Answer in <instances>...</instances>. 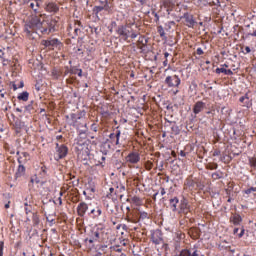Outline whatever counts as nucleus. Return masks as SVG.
Listing matches in <instances>:
<instances>
[{
    "mask_svg": "<svg viewBox=\"0 0 256 256\" xmlns=\"http://www.w3.org/2000/svg\"><path fill=\"white\" fill-rule=\"evenodd\" d=\"M165 188H161V195L163 196V195H165Z\"/></svg>",
    "mask_w": 256,
    "mask_h": 256,
    "instance_id": "obj_64",
    "label": "nucleus"
},
{
    "mask_svg": "<svg viewBox=\"0 0 256 256\" xmlns=\"http://www.w3.org/2000/svg\"><path fill=\"white\" fill-rule=\"evenodd\" d=\"M42 45L48 47V49H53L54 47H61V42L57 38H50L48 40H42Z\"/></svg>",
    "mask_w": 256,
    "mask_h": 256,
    "instance_id": "obj_8",
    "label": "nucleus"
},
{
    "mask_svg": "<svg viewBox=\"0 0 256 256\" xmlns=\"http://www.w3.org/2000/svg\"><path fill=\"white\" fill-rule=\"evenodd\" d=\"M86 190L90 191V193H95V183L93 181H90L86 184Z\"/></svg>",
    "mask_w": 256,
    "mask_h": 256,
    "instance_id": "obj_31",
    "label": "nucleus"
},
{
    "mask_svg": "<svg viewBox=\"0 0 256 256\" xmlns=\"http://www.w3.org/2000/svg\"><path fill=\"white\" fill-rule=\"evenodd\" d=\"M243 53H244V55H247V54L251 53V48L249 46H246L245 47V52H243Z\"/></svg>",
    "mask_w": 256,
    "mask_h": 256,
    "instance_id": "obj_50",
    "label": "nucleus"
},
{
    "mask_svg": "<svg viewBox=\"0 0 256 256\" xmlns=\"http://www.w3.org/2000/svg\"><path fill=\"white\" fill-rule=\"evenodd\" d=\"M243 235H245V228L244 227L241 228V232L238 234V237H243Z\"/></svg>",
    "mask_w": 256,
    "mask_h": 256,
    "instance_id": "obj_51",
    "label": "nucleus"
},
{
    "mask_svg": "<svg viewBox=\"0 0 256 256\" xmlns=\"http://www.w3.org/2000/svg\"><path fill=\"white\" fill-rule=\"evenodd\" d=\"M13 90L17 91L19 89V86L15 83L12 84Z\"/></svg>",
    "mask_w": 256,
    "mask_h": 256,
    "instance_id": "obj_60",
    "label": "nucleus"
},
{
    "mask_svg": "<svg viewBox=\"0 0 256 256\" xmlns=\"http://www.w3.org/2000/svg\"><path fill=\"white\" fill-rule=\"evenodd\" d=\"M92 32L95 33L96 35H99V33L101 32V29L94 27L92 28Z\"/></svg>",
    "mask_w": 256,
    "mask_h": 256,
    "instance_id": "obj_48",
    "label": "nucleus"
},
{
    "mask_svg": "<svg viewBox=\"0 0 256 256\" xmlns=\"http://www.w3.org/2000/svg\"><path fill=\"white\" fill-rule=\"evenodd\" d=\"M250 165H251V167H254V169H256V158L250 159Z\"/></svg>",
    "mask_w": 256,
    "mask_h": 256,
    "instance_id": "obj_44",
    "label": "nucleus"
},
{
    "mask_svg": "<svg viewBox=\"0 0 256 256\" xmlns=\"http://www.w3.org/2000/svg\"><path fill=\"white\" fill-rule=\"evenodd\" d=\"M225 75H233V71L231 69H226Z\"/></svg>",
    "mask_w": 256,
    "mask_h": 256,
    "instance_id": "obj_59",
    "label": "nucleus"
},
{
    "mask_svg": "<svg viewBox=\"0 0 256 256\" xmlns=\"http://www.w3.org/2000/svg\"><path fill=\"white\" fill-rule=\"evenodd\" d=\"M116 33L120 39H123V41H127L129 39V27L128 24L126 25H120L116 29Z\"/></svg>",
    "mask_w": 256,
    "mask_h": 256,
    "instance_id": "obj_3",
    "label": "nucleus"
},
{
    "mask_svg": "<svg viewBox=\"0 0 256 256\" xmlns=\"http://www.w3.org/2000/svg\"><path fill=\"white\" fill-rule=\"evenodd\" d=\"M32 221L33 225H39V223H41V220L39 219V214L33 213Z\"/></svg>",
    "mask_w": 256,
    "mask_h": 256,
    "instance_id": "obj_34",
    "label": "nucleus"
},
{
    "mask_svg": "<svg viewBox=\"0 0 256 256\" xmlns=\"http://www.w3.org/2000/svg\"><path fill=\"white\" fill-rule=\"evenodd\" d=\"M127 163H131L132 165H136L141 161V155L137 152H131L126 156Z\"/></svg>",
    "mask_w": 256,
    "mask_h": 256,
    "instance_id": "obj_10",
    "label": "nucleus"
},
{
    "mask_svg": "<svg viewBox=\"0 0 256 256\" xmlns=\"http://www.w3.org/2000/svg\"><path fill=\"white\" fill-rule=\"evenodd\" d=\"M152 241L155 245H161V243H163V238H156L155 235H152Z\"/></svg>",
    "mask_w": 256,
    "mask_h": 256,
    "instance_id": "obj_36",
    "label": "nucleus"
},
{
    "mask_svg": "<svg viewBox=\"0 0 256 256\" xmlns=\"http://www.w3.org/2000/svg\"><path fill=\"white\" fill-rule=\"evenodd\" d=\"M69 149L67 148V146L65 145H60L56 144V156L55 159L56 161H59V159H63L65 157H67V153H68Z\"/></svg>",
    "mask_w": 256,
    "mask_h": 256,
    "instance_id": "obj_7",
    "label": "nucleus"
},
{
    "mask_svg": "<svg viewBox=\"0 0 256 256\" xmlns=\"http://www.w3.org/2000/svg\"><path fill=\"white\" fill-rule=\"evenodd\" d=\"M65 69H66V70H65V72H64V75H69V73H70V74L73 73V71H72L71 69H69V67H66Z\"/></svg>",
    "mask_w": 256,
    "mask_h": 256,
    "instance_id": "obj_49",
    "label": "nucleus"
},
{
    "mask_svg": "<svg viewBox=\"0 0 256 256\" xmlns=\"http://www.w3.org/2000/svg\"><path fill=\"white\" fill-rule=\"evenodd\" d=\"M179 203L180 200L177 197L171 198L169 200V207L173 213H179Z\"/></svg>",
    "mask_w": 256,
    "mask_h": 256,
    "instance_id": "obj_12",
    "label": "nucleus"
},
{
    "mask_svg": "<svg viewBox=\"0 0 256 256\" xmlns=\"http://www.w3.org/2000/svg\"><path fill=\"white\" fill-rule=\"evenodd\" d=\"M0 97H5V92H3V90H0Z\"/></svg>",
    "mask_w": 256,
    "mask_h": 256,
    "instance_id": "obj_61",
    "label": "nucleus"
},
{
    "mask_svg": "<svg viewBox=\"0 0 256 256\" xmlns=\"http://www.w3.org/2000/svg\"><path fill=\"white\" fill-rule=\"evenodd\" d=\"M157 32L159 33L160 37H162V39H163V38H164V39H167V38L165 37V29H163V26H158Z\"/></svg>",
    "mask_w": 256,
    "mask_h": 256,
    "instance_id": "obj_35",
    "label": "nucleus"
},
{
    "mask_svg": "<svg viewBox=\"0 0 256 256\" xmlns=\"http://www.w3.org/2000/svg\"><path fill=\"white\" fill-rule=\"evenodd\" d=\"M147 39L145 38V36H140L138 39V47L139 49H141V51H144V47H147Z\"/></svg>",
    "mask_w": 256,
    "mask_h": 256,
    "instance_id": "obj_22",
    "label": "nucleus"
},
{
    "mask_svg": "<svg viewBox=\"0 0 256 256\" xmlns=\"http://www.w3.org/2000/svg\"><path fill=\"white\" fill-rule=\"evenodd\" d=\"M17 98L19 101H29V92L24 91Z\"/></svg>",
    "mask_w": 256,
    "mask_h": 256,
    "instance_id": "obj_30",
    "label": "nucleus"
},
{
    "mask_svg": "<svg viewBox=\"0 0 256 256\" xmlns=\"http://www.w3.org/2000/svg\"><path fill=\"white\" fill-rule=\"evenodd\" d=\"M99 130V126H97V124H92L91 125V131H94V133H97V131Z\"/></svg>",
    "mask_w": 256,
    "mask_h": 256,
    "instance_id": "obj_43",
    "label": "nucleus"
},
{
    "mask_svg": "<svg viewBox=\"0 0 256 256\" xmlns=\"http://www.w3.org/2000/svg\"><path fill=\"white\" fill-rule=\"evenodd\" d=\"M41 171L43 176L47 175V166H42Z\"/></svg>",
    "mask_w": 256,
    "mask_h": 256,
    "instance_id": "obj_47",
    "label": "nucleus"
},
{
    "mask_svg": "<svg viewBox=\"0 0 256 256\" xmlns=\"http://www.w3.org/2000/svg\"><path fill=\"white\" fill-rule=\"evenodd\" d=\"M17 177H21V175H25V166L19 165L18 170L16 172Z\"/></svg>",
    "mask_w": 256,
    "mask_h": 256,
    "instance_id": "obj_33",
    "label": "nucleus"
},
{
    "mask_svg": "<svg viewBox=\"0 0 256 256\" xmlns=\"http://www.w3.org/2000/svg\"><path fill=\"white\" fill-rule=\"evenodd\" d=\"M157 169H158L159 171H163V161L157 162Z\"/></svg>",
    "mask_w": 256,
    "mask_h": 256,
    "instance_id": "obj_45",
    "label": "nucleus"
},
{
    "mask_svg": "<svg viewBox=\"0 0 256 256\" xmlns=\"http://www.w3.org/2000/svg\"><path fill=\"white\" fill-rule=\"evenodd\" d=\"M45 10L48 11V13H57V11H59V6L54 2H49L46 5Z\"/></svg>",
    "mask_w": 256,
    "mask_h": 256,
    "instance_id": "obj_20",
    "label": "nucleus"
},
{
    "mask_svg": "<svg viewBox=\"0 0 256 256\" xmlns=\"http://www.w3.org/2000/svg\"><path fill=\"white\" fill-rule=\"evenodd\" d=\"M5 243L3 241H0V256H3V247Z\"/></svg>",
    "mask_w": 256,
    "mask_h": 256,
    "instance_id": "obj_46",
    "label": "nucleus"
},
{
    "mask_svg": "<svg viewBox=\"0 0 256 256\" xmlns=\"http://www.w3.org/2000/svg\"><path fill=\"white\" fill-rule=\"evenodd\" d=\"M240 103H243V107H251V100L249 99V94H245L244 96L240 97L239 99Z\"/></svg>",
    "mask_w": 256,
    "mask_h": 256,
    "instance_id": "obj_21",
    "label": "nucleus"
},
{
    "mask_svg": "<svg viewBox=\"0 0 256 256\" xmlns=\"http://www.w3.org/2000/svg\"><path fill=\"white\" fill-rule=\"evenodd\" d=\"M32 27L34 28L35 32L40 31L42 35H49L52 31H55V27H57V20H54V26L51 25L49 20L41 19L37 16L33 17L32 19Z\"/></svg>",
    "mask_w": 256,
    "mask_h": 256,
    "instance_id": "obj_1",
    "label": "nucleus"
},
{
    "mask_svg": "<svg viewBox=\"0 0 256 256\" xmlns=\"http://www.w3.org/2000/svg\"><path fill=\"white\" fill-rule=\"evenodd\" d=\"M61 195H63V192H60V197L58 198L59 205H63V200L61 199Z\"/></svg>",
    "mask_w": 256,
    "mask_h": 256,
    "instance_id": "obj_57",
    "label": "nucleus"
},
{
    "mask_svg": "<svg viewBox=\"0 0 256 256\" xmlns=\"http://www.w3.org/2000/svg\"><path fill=\"white\" fill-rule=\"evenodd\" d=\"M125 221H127V223H139V215L137 212H135V210L127 212Z\"/></svg>",
    "mask_w": 256,
    "mask_h": 256,
    "instance_id": "obj_11",
    "label": "nucleus"
},
{
    "mask_svg": "<svg viewBox=\"0 0 256 256\" xmlns=\"http://www.w3.org/2000/svg\"><path fill=\"white\" fill-rule=\"evenodd\" d=\"M42 3H43V1H41V0H30L28 2L29 7L32 9V11L34 13H37L39 11V7H41Z\"/></svg>",
    "mask_w": 256,
    "mask_h": 256,
    "instance_id": "obj_15",
    "label": "nucleus"
},
{
    "mask_svg": "<svg viewBox=\"0 0 256 256\" xmlns=\"http://www.w3.org/2000/svg\"><path fill=\"white\" fill-rule=\"evenodd\" d=\"M93 239H94V241H100L101 243H103V241H105V238H103V237H101V234L99 233V232H94L93 233Z\"/></svg>",
    "mask_w": 256,
    "mask_h": 256,
    "instance_id": "obj_32",
    "label": "nucleus"
},
{
    "mask_svg": "<svg viewBox=\"0 0 256 256\" xmlns=\"http://www.w3.org/2000/svg\"><path fill=\"white\" fill-rule=\"evenodd\" d=\"M248 35L250 37H256V29L253 32H249Z\"/></svg>",
    "mask_w": 256,
    "mask_h": 256,
    "instance_id": "obj_55",
    "label": "nucleus"
},
{
    "mask_svg": "<svg viewBox=\"0 0 256 256\" xmlns=\"http://www.w3.org/2000/svg\"><path fill=\"white\" fill-rule=\"evenodd\" d=\"M31 183H37V184H39V183H41V181H39V179H37V178H32V179H31Z\"/></svg>",
    "mask_w": 256,
    "mask_h": 256,
    "instance_id": "obj_54",
    "label": "nucleus"
},
{
    "mask_svg": "<svg viewBox=\"0 0 256 256\" xmlns=\"http://www.w3.org/2000/svg\"><path fill=\"white\" fill-rule=\"evenodd\" d=\"M24 86L25 84L23 83V81H20L18 85V89H23Z\"/></svg>",
    "mask_w": 256,
    "mask_h": 256,
    "instance_id": "obj_56",
    "label": "nucleus"
},
{
    "mask_svg": "<svg viewBox=\"0 0 256 256\" xmlns=\"http://www.w3.org/2000/svg\"><path fill=\"white\" fill-rule=\"evenodd\" d=\"M165 83L168 87H179L181 85V78L176 74H172L166 77Z\"/></svg>",
    "mask_w": 256,
    "mask_h": 256,
    "instance_id": "obj_4",
    "label": "nucleus"
},
{
    "mask_svg": "<svg viewBox=\"0 0 256 256\" xmlns=\"http://www.w3.org/2000/svg\"><path fill=\"white\" fill-rule=\"evenodd\" d=\"M255 192H256V187H250L244 191L246 195H251V193H255Z\"/></svg>",
    "mask_w": 256,
    "mask_h": 256,
    "instance_id": "obj_40",
    "label": "nucleus"
},
{
    "mask_svg": "<svg viewBox=\"0 0 256 256\" xmlns=\"http://www.w3.org/2000/svg\"><path fill=\"white\" fill-rule=\"evenodd\" d=\"M166 9L168 15H170L171 11H173V7H175V4L173 3V0H163L161 2V9Z\"/></svg>",
    "mask_w": 256,
    "mask_h": 256,
    "instance_id": "obj_13",
    "label": "nucleus"
},
{
    "mask_svg": "<svg viewBox=\"0 0 256 256\" xmlns=\"http://www.w3.org/2000/svg\"><path fill=\"white\" fill-rule=\"evenodd\" d=\"M179 256H199V250L197 249H184L180 252Z\"/></svg>",
    "mask_w": 256,
    "mask_h": 256,
    "instance_id": "obj_17",
    "label": "nucleus"
},
{
    "mask_svg": "<svg viewBox=\"0 0 256 256\" xmlns=\"http://www.w3.org/2000/svg\"><path fill=\"white\" fill-rule=\"evenodd\" d=\"M172 131H175V135L179 134V128L177 126H172Z\"/></svg>",
    "mask_w": 256,
    "mask_h": 256,
    "instance_id": "obj_52",
    "label": "nucleus"
},
{
    "mask_svg": "<svg viewBox=\"0 0 256 256\" xmlns=\"http://www.w3.org/2000/svg\"><path fill=\"white\" fill-rule=\"evenodd\" d=\"M131 203H133L136 207H141V205H143V200L139 198V196H134L131 199Z\"/></svg>",
    "mask_w": 256,
    "mask_h": 256,
    "instance_id": "obj_28",
    "label": "nucleus"
},
{
    "mask_svg": "<svg viewBox=\"0 0 256 256\" xmlns=\"http://www.w3.org/2000/svg\"><path fill=\"white\" fill-rule=\"evenodd\" d=\"M14 127L16 129V133H21V130L23 129V127H25V123H23L21 120L17 119L14 122Z\"/></svg>",
    "mask_w": 256,
    "mask_h": 256,
    "instance_id": "obj_25",
    "label": "nucleus"
},
{
    "mask_svg": "<svg viewBox=\"0 0 256 256\" xmlns=\"http://www.w3.org/2000/svg\"><path fill=\"white\" fill-rule=\"evenodd\" d=\"M241 221H243V218H241V215L239 214H235L230 218V222L233 223V225H239Z\"/></svg>",
    "mask_w": 256,
    "mask_h": 256,
    "instance_id": "obj_26",
    "label": "nucleus"
},
{
    "mask_svg": "<svg viewBox=\"0 0 256 256\" xmlns=\"http://www.w3.org/2000/svg\"><path fill=\"white\" fill-rule=\"evenodd\" d=\"M121 137V130H117L116 133H111L109 139L114 145H119V138Z\"/></svg>",
    "mask_w": 256,
    "mask_h": 256,
    "instance_id": "obj_18",
    "label": "nucleus"
},
{
    "mask_svg": "<svg viewBox=\"0 0 256 256\" xmlns=\"http://www.w3.org/2000/svg\"><path fill=\"white\" fill-rule=\"evenodd\" d=\"M24 31H25V33H27V35H31L32 33H36L35 28L33 27V24H32V20H30V22L25 25Z\"/></svg>",
    "mask_w": 256,
    "mask_h": 256,
    "instance_id": "obj_24",
    "label": "nucleus"
},
{
    "mask_svg": "<svg viewBox=\"0 0 256 256\" xmlns=\"http://www.w3.org/2000/svg\"><path fill=\"white\" fill-rule=\"evenodd\" d=\"M216 73L219 75V74H221V73H224V75L227 73V69L226 68H223V67H221V68H217L216 69Z\"/></svg>",
    "mask_w": 256,
    "mask_h": 256,
    "instance_id": "obj_41",
    "label": "nucleus"
},
{
    "mask_svg": "<svg viewBox=\"0 0 256 256\" xmlns=\"http://www.w3.org/2000/svg\"><path fill=\"white\" fill-rule=\"evenodd\" d=\"M96 213H97L98 216L101 215V213H102L101 209L98 208Z\"/></svg>",
    "mask_w": 256,
    "mask_h": 256,
    "instance_id": "obj_63",
    "label": "nucleus"
},
{
    "mask_svg": "<svg viewBox=\"0 0 256 256\" xmlns=\"http://www.w3.org/2000/svg\"><path fill=\"white\" fill-rule=\"evenodd\" d=\"M85 243L87 244V243H89L90 245H89V247H90V249H93V247H95V244H93V242L94 241H96L95 239H93V237L92 238H86L85 240Z\"/></svg>",
    "mask_w": 256,
    "mask_h": 256,
    "instance_id": "obj_38",
    "label": "nucleus"
},
{
    "mask_svg": "<svg viewBox=\"0 0 256 256\" xmlns=\"http://www.w3.org/2000/svg\"><path fill=\"white\" fill-rule=\"evenodd\" d=\"M75 35H79L81 30L79 28H74Z\"/></svg>",
    "mask_w": 256,
    "mask_h": 256,
    "instance_id": "obj_58",
    "label": "nucleus"
},
{
    "mask_svg": "<svg viewBox=\"0 0 256 256\" xmlns=\"http://www.w3.org/2000/svg\"><path fill=\"white\" fill-rule=\"evenodd\" d=\"M203 109H205V104L203 103V101H198L193 107V113H195V115H199V113H201Z\"/></svg>",
    "mask_w": 256,
    "mask_h": 256,
    "instance_id": "obj_19",
    "label": "nucleus"
},
{
    "mask_svg": "<svg viewBox=\"0 0 256 256\" xmlns=\"http://www.w3.org/2000/svg\"><path fill=\"white\" fill-rule=\"evenodd\" d=\"M51 75L53 79H59L63 75V72L57 68H54L51 72Z\"/></svg>",
    "mask_w": 256,
    "mask_h": 256,
    "instance_id": "obj_29",
    "label": "nucleus"
},
{
    "mask_svg": "<svg viewBox=\"0 0 256 256\" xmlns=\"http://www.w3.org/2000/svg\"><path fill=\"white\" fill-rule=\"evenodd\" d=\"M128 32H129V37L132 39H137L139 35H141V28H139V25L135 23H130L128 24Z\"/></svg>",
    "mask_w": 256,
    "mask_h": 256,
    "instance_id": "obj_5",
    "label": "nucleus"
},
{
    "mask_svg": "<svg viewBox=\"0 0 256 256\" xmlns=\"http://www.w3.org/2000/svg\"><path fill=\"white\" fill-rule=\"evenodd\" d=\"M136 210H138L139 212V221H145L146 219H149V213L145 212V211H141L139 208H136Z\"/></svg>",
    "mask_w": 256,
    "mask_h": 256,
    "instance_id": "obj_27",
    "label": "nucleus"
},
{
    "mask_svg": "<svg viewBox=\"0 0 256 256\" xmlns=\"http://www.w3.org/2000/svg\"><path fill=\"white\" fill-rule=\"evenodd\" d=\"M222 177L223 176L217 172L212 173V179H214L215 181H217V179H221Z\"/></svg>",
    "mask_w": 256,
    "mask_h": 256,
    "instance_id": "obj_42",
    "label": "nucleus"
},
{
    "mask_svg": "<svg viewBox=\"0 0 256 256\" xmlns=\"http://www.w3.org/2000/svg\"><path fill=\"white\" fill-rule=\"evenodd\" d=\"M85 147H87V145L80 144V143L77 144L76 149H77L78 157H81V155H87V150H83L85 149Z\"/></svg>",
    "mask_w": 256,
    "mask_h": 256,
    "instance_id": "obj_23",
    "label": "nucleus"
},
{
    "mask_svg": "<svg viewBox=\"0 0 256 256\" xmlns=\"http://www.w3.org/2000/svg\"><path fill=\"white\" fill-rule=\"evenodd\" d=\"M196 53H197V55H203V49H201V48H198L197 50H196Z\"/></svg>",
    "mask_w": 256,
    "mask_h": 256,
    "instance_id": "obj_53",
    "label": "nucleus"
},
{
    "mask_svg": "<svg viewBox=\"0 0 256 256\" xmlns=\"http://www.w3.org/2000/svg\"><path fill=\"white\" fill-rule=\"evenodd\" d=\"M183 18L185 19V23L187 27H190V28L195 27V19L193 18V15L189 13H185Z\"/></svg>",
    "mask_w": 256,
    "mask_h": 256,
    "instance_id": "obj_16",
    "label": "nucleus"
},
{
    "mask_svg": "<svg viewBox=\"0 0 256 256\" xmlns=\"http://www.w3.org/2000/svg\"><path fill=\"white\" fill-rule=\"evenodd\" d=\"M190 211L191 206H189V201L186 198H182L178 206V213H183L184 215H187V213H189Z\"/></svg>",
    "mask_w": 256,
    "mask_h": 256,
    "instance_id": "obj_6",
    "label": "nucleus"
},
{
    "mask_svg": "<svg viewBox=\"0 0 256 256\" xmlns=\"http://www.w3.org/2000/svg\"><path fill=\"white\" fill-rule=\"evenodd\" d=\"M100 3H103V5L94 6L93 8V13H95L96 17L101 13V11H109V9H111L107 0H100Z\"/></svg>",
    "mask_w": 256,
    "mask_h": 256,
    "instance_id": "obj_9",
    "label": "nucleus"
},
{
    "mask_svg": "<svg viewBox=\"0 0 256 256\" xmlns=\"http://www.w3.org/2000/svg\"><path fill=\"white\" fill-rule=\"evenodd\" d=\"M145 169L147 171H151L153 169V162H151V161L145 162Z\"/></svg>",
    "mask_w": 256,
    "mask_h": 256,
    "instance_id": "obj_39",
    "label": "nucleus"
},
{
    "mask_svg": "<svg viewBox=\"0 0 256 256\" xmlns=\"http://www.w3.org/2000/svg\"><path fill=\"white\" fill-rule=\"evenodd\" d=\"M111 251H115V253H121L123 251V248H121L119 245H114L110 247Z\"/></svg>",
    "mask_w": 256,
    "mask_h": 256,
    "instance_id": "obj_37",
    "label": "nucleus"
},
{
    "mask_svg": "<svg viewBox=\"0 0 256 256\" xmlns=\"http://www.w3.org/2000/svg\"><path fill=\"white\" fill-rule=\"evenodd\" d=\"M87 209H89V206L87 205V203L81 202L80 204H78L77 213L79 217H84L85 213H87Z\"/></svg>",
    "mask_w": 256,
    "mask_h": 256,
    "instance_id": "obj_14",
    "label": "nucleus"
},
{
    "mask_svg": "<svg viewBox=\"0 0 256 256\" xmlns=\"http://www.w3.org/2000/svg\"><path fill=\"white\" fill-rule=\"evenodd\" d=\"M192 87H193L194 89H197V83H195V81L192 82Z\"/></svg>",
    "mask_w": 256,
    "mask_h": 256,
    "instance_id": "obj_62",
    "label": "nucleus"
},
{
    "mask_svg": "<svg viewBox=\"0 0 256 256\" xmlns=\"http://www.w3.org/2000/svg\"><path fill=\"white\" fill-rule=\"evenodd\" d=\"M104 207L106 208L107 213L117 217L119 215V201L113 198H106L104 200Z\"/></svg>",
    "mask_w": 256,
    "mask_h": 256,
    "instance_id": "obj_2",
    "label": "nucleus"
}]
</instances>
